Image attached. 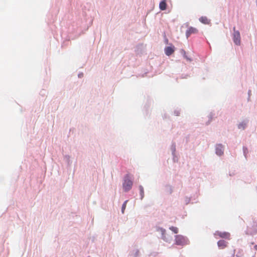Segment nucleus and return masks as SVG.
Wrapping results in <instances>:
<instances>
[{"label": "nucleus", "mask_w": 257, "mask_h": 257, "mask_svg": "<svg viewBox=\"0 0 257 257\" xmlns=\"http://www.w3.org/2000/svg\"><path fill=\"white\" fill-rule=\"evenodd\" d=\"M133 186V181L130 179L128 174L126 175L124 178V182L122 184L123 189L124 191L127 192L131 190Z\"/></svg>", "instance_id": "obj_1"}, {"label": "nucleus", "mask_w": 257, "mask_h": 257, "mask_svg": "<svg viewBox=\"0 0 257 257\" xmlns=\"http://www.w3.org/2000/svg\"><path fill=\"white\" fill-rule=\"evenodd\" d=\"M234 33L233 34V40L234 43L236 45H239L240 44V36L239 31H235V28H233Z\"/></svg>", "instance_id": "obj_2"}, {"label": "nucleus", "mask_w": 257, "mask_h": 257, "mask_svg": "<svg viewBox=\"0 0 257 257\" xmlns=\"http://www.w3.org/2000/svg\"><path fill=\"white\" fill-rule=\"evenodd\" d=\"M175 243L177 245H183L186 243V238L181 235H176L175 237Z\"/></svg>", "instance_id": "obj_3"}, {"label": "nucleus", "mask_w": 257, "mask_h": 257, "mask_svg": "<svg viewBox=\"0 0 257 257\" xmlns=\"http://www.w3.org/2000/svg\"><path fill=\"white\" fill-rule=\"evenodd\" d=\"M214 236L217 238V236H219L221 238L226 239H229L230 233L227 232H220L219 231H216L214 233Z\"/></svg>", "instance_id": "obj_4"}, {"label": "nucleus", "mask_w": 257, "mask_h": 257, "mask_svg": "<svg viewBox=\"0 0 257 257\" xmlns=\"http://www.w3.org/2000/svg\"><path fill=\"white\" fill-rule=\"evenodd\" d=\"M198 32V30L196 28L190 27L188 28L186 32V35L187 38H188L191 34H197Z\"/></svg>", "instance_id": "obj_5"}, {"label": "nucleus", "mask_w": 257, "mask_h": 257, "mask_svg": "<svg viewBox=\"0 0 257 257\" xmlns=\"http://www.w3.org/2000/svg\"><path fill=\"white\" fill-rule=\"evenodd\" d=\"M224 148L222 145H218L216 148V153L218 156H221L223 154Z\"/></svg>", "instance_id": "obj_6"}, {"label": "nucleus", "mask_w": 257, "mask_h": 257, "mask_svg": "<svg viewBox=\"0 0 257 257\" xmlns=\"http://www.w3.org/2000/svg\"><path fill=\"white\" fill-rule=\"evenodd\" d=\"M174 52V47H167L165 49V53L166 55L170 56L172 55Z\"/></svg>", "instance_id": "obj_7"}, {"label": "nucleus", "mask_w": 257, "mask_h": 257, "mask_svg": "<svg viewBox=\"0 0 257 257\" xmlns=\"http://www.w3.org/2000/svg\"><path fill=\"white\" fill-rule=\"evenodd\" d=\"M218 247L221 249H223L227 246V242L224 240H220L217 242Z\"/></svg>", "instance_id": "obj_8"}, {"label": "nucleus", "mask_w": 257, "mask_h": 257, "mask_svg": "<svg viewBox=\"0 0 257 257\" xmlns=\"http://www.w3.org/2000/svg\"><path fill=\"white\" fill-rule=\"evenodd\" d=\"M166 0H162L159 4V8L161 10L164 11L166 9Z\"/></svg>", "instance_id": "obj_9"}, {"label": "nucleus", "mask_w": 257, "mask_h": 257, "mask_svg": "<svg viewBox=\"0 0 257 257\" xmlns=\"http://www.w3.org/2000/svg\"><path fill=\"white\" fill-rule=\"evenodd\" d=\"M199 21L203 24H208L209 23V20L206 17H201L199 19Z\"/></svg>", "instance_id": "obj_10"}, {"label": "nucleus", "mask_w": 257, "mask_h": 257, "mask_svg": "<svg viewBox=\"0 0 257 257\" xmlns=\"http://www.w3.org/2000/svg\"><path fill=\"white\" fill-rule=\"evenodd\" d=\"M246 126V123L242 122L238 124V127L239 129L244 130Z\"/></svg>", "instance_id": "obj_11"}, {"label": "nucleus", "mask_w": 257, "mask_h": 257, "mask_svg": "<svg viewBox=\"0 0 257 257\" xmlns=\"http://www.w3.org/2000/svg\"><path fill=\"white\" fill-rule=\"evenodd\" d=\"M139 189L141 195V199H142L144 197V188L142 186H139Z\"/></svg>", "instance_id": "obj_12"}, {"label": "nucleus", "mask_w": 257, "mask_h": 257, "mask_svg": "<svg viewBox=\"0 0 257 257\" xmlns=\"http://www.w3.org/2000/svg\"><path fill=\"white\" fill-rule=\"evenodd\" d=\"M127 202V200H126V201H124V202L122 204V208H121V212H122V213H123L124 212V210H125V209L126 208Z\"/></svg>", "instance_id": "obj_13"}, {"label": "nucleus", "mask_w": 257, "mask_h": 257, "mask_svg": "<svg viewBox=\"0 0 257 257\" xmlns=\"http://www.w3.org/2000/svg\"><path fill=\"white\" fill-rule=\"evenodd\" d=\"M170 229L175 233H177L178 232V229L176 227L172 226L170 227Z\"/></svg>", "instance_id": "obj_14"}, {"label": "nucleus", "mask_w": 257, "mask_h": 257, "mask_svg": "<svg viewBox=\"0 0 257 257\" xmlns=\"http://www.w3.org/2000/svg\"><path fill=\"white\" fill-rule=\"evenodd\" d=\"M254 248H255V250H257V245H255L254 246Z\"/></svg>", "instance_id": "obj_15"}]
</instances>
